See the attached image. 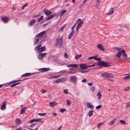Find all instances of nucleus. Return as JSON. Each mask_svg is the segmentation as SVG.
<instances>
[{
    "label": "nucleus",
    "instance_id": "a211bd4d",
    "mask_svg": "<svg viewBox=\"0 0 130 130\" xmlns=\"http://www.w3.org/2000/svg\"><path fill=\"white\" fill-rule=\"evenodd\" d=\"M68 67L77 68L78 65L76 64H70L67 66Z\"/></svg>",
    "mask_w": 130,
    "mask_h": 130
},
{
    "label": "nucleus",
    "instance_id": "4be33fe9",
    "mask_svg": "<svg viewBox=\"0 0 130 130\" xmlns=\"http://www.w3.org/2000/svg\"><path fill=\"white\" fill-rule=\"evenodd\" d=\"M109 73H108L105 72L103 73H102L101 74V76L104 77V76H106L107 77H108V75Z\"/></svg>",
    "mask_w": 130,
    "mask_h": 130
},
{
    "label": "nucleus",
    "instance_id": "6ab92c4d",
    "mask_svg": "<svg viewBox=\"0 0 130 130\" xmlns=\"http://www.w3.org/2000/svg\"><path fill=\"white\" fill-rule=\"evenodd\" d=\"M44 12L45 14L47 15H49L51 13V11H48V10L46 9L44 10Z\"/></svg>",
    "mask_w": 130,
    "mask_h": 130
},
{
    "label": "nucleus",
    "instance_id": "37998d69",
    "mask_svg": "<svg viewBox=\"0 0 130 130\" xmlns=\"http://www.w3.org/2000/svg\"><path fill=\"white\" fill-rule=\"evenodd\" d=\"M120 123H122L123 124H126V122L122 120H120Z\"/></svg>",
    "mask_w": 130,
    "mask_h": 130
},
{
    "label": "nucleus",
    "instance_id": "7c9ffc66",
    "mask_svg": "<svg viewBox=\"0 0 130 130\" xmlns=\"http://www.w3.org/2000/svg\"><path fill=\"white\" fill-rule=\"evenodd\" d=\"M116 118H115L111 121L109 122L108 123L109 124V125H112L115 122V121L116 120Z\"/></svg>",
    "mask_w": 130,
    "mask_h": 130
},
{
    "label": "nucleus",
    "instance_id": "423d86ee",
    "mask_svg": "<svg viewBox=\"0 0 130 130\" xmlns=\"http://www.w3.org/2000/svg\"><path fill=\"white\" fill-rule=\"evenodd\" d=\"M54 58H55V59L54 60L57 63H58L59 64L61 65H63L64 63L60 61V60L59 59H57V57L56 56H54Z\"/></svg>",
    "mask_w": 130,
    "mask_h": 130
},
{
    "label": "nucleus",
    "instance_id": "c756f323",
    "mask_svg": "<svg viewBox=\"0 0 130 130\" xmlns=\"http://www.w3.org/2000/svg\"><path fill=\"white\" fill-rule=\"evenodd\" d=\"M45 49V47L44 46L41 47L40 48V53L43 52Z\"/></svg>",
    "mask_w": 130,
    "mask_h": 130
},
{
    "label": "nucleus",
    "instance_id": "79ce46f5",
    "mask_svg": "<svg viewBox=\"0 0 130 130\" xmlns=\"http://www.w3.org/2000/svg\"><path fill=\"white\" fill-rule=\"evenodd\" d=\"M115 50H117V51H120V50H121L122 49V48H118L117 47H115L113 48Z\"/></svg>",
    "mask_w": 130,
    "mask_h": 130
},
{
    "label": "nucleus",
    "instance_id": "09e8293b",
    "mask_svg": "<svg viewBox=\"0 0 130 130\" xmlns=\"http://www.w3.org/2000/svg\"><path fill=\"white\" fill-rule=\"evenodd\" d=\"M130 106V101L128 102L126 104V107L127 108L129 107Z\"/></svg>",
    "mask_w": 130,
    "mask_h": 130
},
{
    "label": "nucleus",
    "instance_id": "cd10ccee",
    "mask_svg": "<svg viewBox=\"0 0 130 130\" xmlns=\"http://www.w3.org/2000/svg\"><path fill=\"white\" fill-rule=\"evenodd\" d=\"M97 95L98 96V100H100L102 96L101 94V92H99L97 94Z\"/></svg>",
    "mask_w": 130,
    "mask_h": 130
},
{
    "label": "nucleus",
    "instance_id": "49530a36",
    "mask_svg": "<svg viewBox=\"0 0 130 130\" xmlns=\"http://www.w3.org/2000/svg\"><path fill=\"white\" fill-rule=\"evenodd\" d=\"M66 72V70H62V71H59L58 73H60V74H61V73H65Z\"/></svg>",
    "mask_w": 130,
    "mask_h": 130
},
{
    "label": "nucleus",
    "instance_id": "6e6d98bb",
    "mask_svg": "<svg viewBox=\"0 0 130 130\" xmlns=\"http://www.w3.org/2000/svg\"><path fill=\"white\" fill-rule=\"evenodd\" d=\"M25 112V110H23L21 109V112L20 113V114H22L23 113H24Z\"/></svg>",
    "mask_w": 130,
    "mask_h": 130
},
{
    "label": "nucleus",
    "instance_id": "603ef678",
    "mask_svg": "<svg viewBox=\"0 0 130 130\" xmlns=\"http://www.w3.org/2000/svg\"><path fill=\"white\" fill-rule=\"evenodd\" d=\"M46 113H39L38 114V115L40 116H44L45 115Z\"/></svg>",
    "mask_w": 130,
    "mask_h": 130
},
{
    "label": "nucleus",
    "instance_id": "39448f33",
    "mask_svg": "<svg viewBox=\"0 0 130 130\" xmlns=\"http://www.w3.org/2000/svg\"><path fill=\"white\" fill-rule=\"evenodd\" d=\"M88 67V66L86 65L85 64L82 63L80 65V68L83 70H85Z\"/></svg>",
    "mask_w": 130,
    "mask_h": 130
},
{
    "label": "nucleus",
    "instance_id": "de8ad7c7",
    "mask_svg": "<svg viewBox=\"0 0 130 130\" xmlns=\"http://www.w3.org/2000/svg\"><path fill=\"white\" fill-rule=\"evenodd\" d=\"M57 14V13L56 12L52 14H51L50 15L52 18H54L56 15Z\"/></svg>",
    "mask_w": 130,
    "mask_h": 130
},
{
    "label": "nucleus",
    "instance_id": "f03ea898",
    "mask_svg": "<svg viewBox=\"0 0 130 130\" xmlns=\"http://www.w3.org/2000/svg\"><path fill=\"white\" fill-rule=\"evenodd\" d=\"M84 22L82 20L80 19H78L77 21V23H78L77 26L76 27L77 31L78 32V30L82 26V25L83 23Z\"/></svg>",
    "mask_w": 130,
    "mask_h": 130
},
{
    "label": "nucleus",
    "instance_id": "7ed1b4c3",
    "mask_svg": "<svg viewBox=\"0 0 130 130\" xmlns=\"http://www.w3.org/2000/svg\"><path fill=\"white\" fill-rule=\"evenodd\" d=\"M96 65L106 67H107L109 66L108 62H105L103 61H101L99 63V62H98V63L96 64Z\"/></svg>",
    "mask_w": 130,
    "mask_h": 130
},
{
    "label": "nucleus",
    "instance_id": "69168bd1",
    "mask_svg": "<svg viewBox=\"0 0 130 130\" xmlns=\"http://www.w3.org/2000/svg\"><path fill=\"white\" fill-rule=\"evenodd\" d=\"M129 89V87H127L126 88L124 89V90L125 91H128Z\"/></svg>",
    "mask_w": 130,
    "mask_h": 130
},
{
    "label": "nucleus",
    "instance_id": "338daca9",
    "mask_svg": "<svg viewBox=\"0 0 130 130\" xmlns=\"http://www.w3.org/2000/svg\"><path fill=\"white\" fill-rule=\"evenodd\" d=\"M95 60L96 61H99L100 62L101 61V59L99 58H96Z\"/></svg>",
    "mask_w": 130,
    "mask_h": 130
},
{
    "label": "nucleus",
    "instance_id": "bf43d9fd",
    "mask_svg": "<svg viewBox=\"0 0 130 130\" xmlns=\"http://www.w3.org/2000/svg\"><path fill=\"white\" fill-rule=\"evenodd\" d=\"M64 56L65 58H67L68 57V55L66 53H65L64 54Z\"/></svg>",
    "mask_w": 130,
    "mask_h": 130
},
{
    "label": "nucleus",
    "instance_id": "052dcab7",
    "mask_svg": "<svg viewBox=\"0 0 130 130\" xmlns=\"http://www.w3.org/2000/svg\"><path fill=\"white\" fill-rule=\"evenodd\" d=\"M95 63H94L92 65L88 66V67H94L95 66Z\"/></svg>",
    "mask_w": 130,
    "mask_h": 130
},
{
    "label": "nucleus",
    "instance_id": "4468645a",
    "mask_svg": "<svg viewBox=\"0 0 130 130\" xmlns=\"http://www.w3.org/2000/svg\"><path fill=\"white\" fill-rule=\"evenodd\" d=\"M34 74V73H26L25 74H24L23 75H22V77H25L26 76H29L31 75H33V74Z\"/></svg>",
    "mask_w": 130,
    "mask_h": 130
},
{
    "label": "nucleus",
    "instance_id": "5701e85b",
    "mask_svg": "<svg viewBox=\"0 0 130 130\" xmlns=\"http://www.w3.org/2000/svg\"><path fill=\"white\" fill-rule=\"evenodd\" d=\"M74 31L72 30L71 32L70 33L69 35V36L68 37V38L69 39H71L72 38V36L74 34Z\"/></svg>",
    "mask_w": 130,
    "mask_h": 130
},
{
    "label": "nucleus",
    "instance_id": "72a5a7b5",
    "mask_svg": "<svg viewBox=\"0 0 130 130\" xmlns=\"http://www.w3.org/2000/svg\"><path fill=\"white\" fill-rule=\"evenodd\" d=\"M61 76L60 75H53L51 76V77L53 78H57Z\"/></svg>",
    "mask_w": 130,
    "mask_h": 130
},
{
    "label": "nucleus",
    "instance_id": "bb28decb",
    "mask_svg": "<svg viewBox=\"0 0 130 130\" xmlns=\"http://www.w3.org/2000/svg\"><path fill=\"white\" fill-rule=\"evenodd\" d=\"M93 110H91L88 112V115L89 117H90L92 116L93 115Z\"/></svg>",
    "mask_w": 130,
    "mask_h": 130
},
{
    "label": "nucleus",
    "instance_id": "393cba45",
    "mask_svg": "<svg viewBox=\"0 0 130 130\" xmlns=\"http://www.w3.org/2000/svg\"><path fill=\"white\" fill-rule=\"evenodd\" d=\"M121 50H120V51H118V53L116 54L117 57L119 58L121 56Z\"/></svg>",
    "mask_w": 130,
    "mask_h": 130
},
{
    "label": "nucleus",
    "instance_id": "13d9d810",
    "mask_svg": "<svg viewBox=\"0 0 130 130\" xmlns=\"http://www.w3.org/2000/svg\"><path fill=\"white\" fill-rule=\"evenodd\" d=\"M43 16H42L38 20V21L39 22H40V21L42 20V19H43Z\"/></svg>",
    "mask_w": 130,
    "mask_h": 130
},
{
    "label": "nucleus",
    "instance_id": "9b49d317",
    "mask_svg": "<svg viewBox=\"0 0 130 130\" xmlns=\"http://www.w3.org/2000/svg\"><path fill=\"white\" fill-rule=\"evenodd\" d=\"M49 68H43L39 69L38 70L41 72H45L50 70Z\"/></svg>",
    "mask_w": 130,
    "mask_h": 130
},
{
    "label": "nucleus",
    "instance_id": "dca6fc26",
    "mask_svg": "<svg viewBox=\"0 0 130 130\" xmlns=\"http://www.w3.org/2000/svg\"><path fill=\"white\" fill-rule=\"evenodd\" d=\"M97 47L98 48L100 49V50L102 51H104V47L102 46L101 44H98Z\"/></svg>",
    "mask_w": 130,
    "mask_h": 130
},
{
    "label": "nucleus",
    "instance_id": "c03bdc74",
    "mask_svg": "<svg viewBox=\"0 0 130 130\" xmlns=\"http://www.w3.org/2000/svg\"><path fill=\"white\" fill-rule=\"evenodd\" d=\"M76 23H75L74 25L71 27V28L72 30L73 31H74V27H75V26H76Z\"/></svg>",
    "mask_w": 130,
    "mask_h": 130
},
{
    "label": "nucleus",
    "instance_id": "0e129e2a",
    "mask_svg": "<svg viewBox=\"0 0 130 130\" xmlns=\"http://www.w3.org/2000/svg\"><path fill=\"white\" fill-rule=\"evenodd\" d=\"M41 41H40L39 42V43L38 44V45H37V46L38 47H40L41 46Z\"/></svg>",
    "mask_w": 130,
    "mask_h": 130
},
{
    "label": "nucleus",
    "instance_id": "f3484780",
    "mask_svg": "<svg viewBox=\"0 0 130 130\" xmlns=\"http://www.w3.org/2000/svg\"><path fill=\"white\" fill-rule=\"evenodd\" d=\"M56 102H52L49 103L50 106L51 107H54L57 104Z\"/></svg>",
    "mask_w": 130,
    "mask_h": 130
},
{
    "label": "nucleus",
    "instance_id": "1a4fd4ad",
    "mask_svg": "<svg viewBox=\"0 0 130 130\" xmlns=\"http://www.w3.org/2000/svg\"><path fill=\"white\" fill-rule=\"evenodd\" d=\"M6 102L5 101H4L2 103L1 107V109L2 110H5L6 109Z\"/></svg>",
    "mask_w": 130,
    "mask_h": 130
},
{
    "label": "nucleus",
    "instance_id": "f8f14e48",
    "mask_svg": "<svg viewBox=\"0 0 130 130\" xmlns=\"http://www.w3.org/2000/svg\"><path fill=\"white\" fill-rule=\"evenodd\" d=\"M46 53H42L39 54L38 56V58L40 59H42L45 55H46Z\"/></svg>",
    "mask_w": 130,
    "mask_h": 130
},
{
    "label": "nucleus",
    "instance_id": "ddd939ff",
    "mask_svg": "<svg viewBox=\"0 0 130 130\" xmlns=\"http://www.w3.org/2000/svg\"><path fill=\"white\" fill-rule=\"evenodd\" d=\"M26 79H23V80H13V81H11L9 83V85H10L12 84H13L14 83H15L18 82L19 81L24 80Z\"/></svg>",
    "mask_w": 130,
    "mask_h": 130
},
{
    "label": "nucleus",
    "instance_id": "864d4df0",
    "mask_svg": "<svg viewBox=\"0 0 130 130\" xmlns=\"http://www.w3.org/2000/svg\"><path fill=\"white\" fill-rule=\"evenodd\" d=\"M64 92L65 94H67L68 93V91L67 89H66L64 90Z\"/></svg>",
    "mask_w": 130,
    "mask_h": 130
},
{
    "label": "nucleus",
    "instance_id": "0eeeda50",
    "mask_svg": "<svg viewBox=\"0 0 130 130\" xmlns=\"http://www.w3.org/2000/svg\"><path fill=\"white\" fill-rule=\"evenodd\" d=\"M45 31H44L42 32H41L40 33L37 34L36 36V38H38L39 37H41L43 36L44 34L45 33Z\"/></svg>",
    "mask_w": 130,
    "mask_h": 130
},
{
    "label": "nucleus",
    "instance_id": "b1692460",
    "mask_svg": "<svg viewBox=\"0 0 130 130\" xmlns=\"http://www.w3.org/2000/svg\"><path fill=\"white\" fill-rule=\"evenodd\" d=\"M113 8H111L109 10V12L107 13V14L108 15H110L113 13Z\"/></svg>",
    "mask_w": 130,
    "mask_h": 130
},
{
    "label": "nucleus",
    "instance_id": "58836bf2",
    "mask_svg": "<svg viewBox=\"0 0 130 130\" xmlns=\"http://www.w3.org/2000/svg\"><path fill=\"white\" fill-rule=\"evenodd\" d=\"M67 105L68 106H70L71 105V103L70 100H67Z\"/></svg>",
    "mask_w": 130,
    "mask_h": 130
},
{
    "label": "nucleus",
    "instance_id": "9d476101",
    "mask_svg": "<svg viewBox=\"0 0 130 130\" xmlns=\"http://www.w3.org/2000/svg\"><path fill=\"white\" fill-rule=\"evenodd\" d=\"M87 107L88 108H90L91 109H92L94 107V106L91 104L90 103L87 102Z\"/></svg>",
    "mask_w": 130,
    "mask_h": 130
},
{
    "label": "nucleus",
    "instance_id": "4c0bfd02",
    "mask_svg": "<svg viewBox=\"0 0 130 130\" xmlns=\"http://www.w3.org/2000/svg\"><path fill=\"white\" fill-rule=\"evenodd\" d=\"M82 56V54H80L79 55H77L75 57V58L76 59H78L80 57H81Z\"/></svg>",
    "mask_w": 130,
    "mask_h": 130
},
{
    "label": "nucleus",
    "instance_id": "8fccbe9b",
    "mask_svg": "<svg viewBox=\"0 0 130 130\" xmlns=\"http://www.w3.org/2000/svg\"><path fill=\"white\" fill-rule=\"evenodd\" d=\"M102 107L101 105H100L96 106V108L98 109H100Z\"/></svg>",
    "mask_w": 130,
    "mask_h": 130
},
{
    "label": "nucleus",
    "instance_id": "f257e3e1",
    "mask_svg": "<svg viewBox=\"0 0 130 130\" xmlns=\"http://www.w3.org/2000/svg\"><path fill=\"white\" fill-rule=\"evenodd\" d=\"M56 45H57L59 48H61L63 43V38H57L56 40Z\"/></svg>",
    "mask_w": 130,
    "mask_h": 130
},
{
    "label": "nucleus",
    "instance_id": "f704fd0d",
    "mask_svg": "<svg viewBox=\"0 0 130 130\" xmlns=\"http://www.w3.org/2000/svg\"><path fill=\"white\" fill-rule=\"evenodd\" d=\"M20 82H19L17 83H15L14 84H13L11 85L10 86V87H12L15 86L17 85L20 84Z\"/></svg>",
    "mask_w": 130,
    "mask_h": 130
},
{
    "label": "nucleus",
    "instance_id": "20e7f679",
    "mask_svg": "<svg viewBox=\"0 0 130 130\" xmlns=\"http://www.w3.org/2000/svg\"><path fill=\"white\" fill-rule=\"evenodd\" d=\"M77 79V77L76 76H72L70 78V81L71 82L75 83Z\"/></svg>",
    "mask_w": 130,
    "mask_h": 130
},
{
    "label": "nucleus",
    "instance_id": "3c124183",
    "mask_svg": "<svg viewBox=\"0 0 130 130\" xmlns=\"http://www.w3.org/2000/svg\"><path fill=\"white\" fill-rule=\"evenodd\" d=\"M66 24H64L60 29V31H62L63 30L64 28L66 26Z\"/></svg>",
    "mask_w": 130,
    "mask_h": 130
},
{
    "label": "nucleus",
    "instance_id": "e433bc0d",
    "mask_svg": "<svg viewBox=\"0 0 130 130\" xmlns=\"http://www.w3.org/2000/svg\"><path fill=\"white\" fill-rule=\"evenodd\" d=\"M21 121V120L19 119H17L15 120L16 123L18 124H19L20 122Z\"/></svg>",
    "mask_w": 130,
    "mask_h": 130
},
{
    "label": "nucleus",
    "instance_id": "680f3d73",
    "mask_svg": "<svg viewBox=\"0 0 130 130\" xmlns=\"http://www.w3.org/2000/svg\"><path fill=\"white\" fill-rule=\"evenodd\" d=\"M36 122L35 121V119H33L30 120L29 121V122L30 123H32V122Z\"/></svg>",
    "mask_w": 130,
    "mask_h": 130
},
{
    "label": "nucleus",
    "instance_id": "e2e57ef3",
    "mask_svg": "<svg viewBox=\"0 0 130 130\" xmlns=\"http://www.w3.org/2000/svg\"><path fill=\"white\" fill-rule=\"evenodd\" d=\"M41 91L42 93H44L46 92V90L43 89H42Z\"/></svg>",
    "mask_w": 130,
    "mask_h": 130
},
{
    "label": "nucleus",
    "instance_id": "4d7b16f0",
    "mask_svg": "<svg viewBox=\"0 0 130 130\" xmlns=\"http://www.w3.org/2000/svg\"><path fill=\"white\" fill-rule=\"evenodd\" d=\"M94 89H95L93 87H91L90 88V90L91 91H92V92H93L94 91Z\"/></svg>",
    "mask_w": 130,
    "mask_h": 130
},
{
    "label": "nucleus",
    "instance_id": "aec40b11",
    "mask_svg": "<svg viewBox=\"0 0 130 130\" xmlns=\"http://www.w3.org/2000/svg\"><path fill=\"white\" fill-rule=\"evenodd\" d=\"M60 78L61 82H63L67 80L68 77L67 76H64L61 77Z\"/></svg>",
    "mask_w": 130,
    "mask_h": 130
},
{
    "label": "nucleus",
    "instance_id": "2f4dec72",
    "mask_svg": "<svg viewBox=\"0 0 130 130\" xmlns=\"http://www.w3.org/2000/svg\"><path fill=\"white\" fill-rule=\"evenodd\" d=\"M124 79H130V74L126 76L125 77H123V78Z\"/></svg>",
    "mask_w": 130,
    "mask_h": 130
},
{
    "label": "nucleus",
    "instance_id": "c85d7f7f",
    "mask_svg": "<svg viewBox=\"0 0 130 130\" xmlns=\"http://www.w3.org/2000/svg\"><path fill=\"white\" fill-rule=\"evenodd\" d=\"M66 12V10H62L60 14V17H61Z\"/></svg>",
    "mask_w": 130,
    "mask_h": 130
},
{
    "label": "nucleus",
    "instance_id": "a18cd8bd",
    "mask_svg": "<svg viewBox=\"0 0 130 130\" xmlns=\"http://www.w3.org/2000/svg\"><path fill=\"white\" fill-rule=\"evenodd\" d=\"M66 110V109L64 108H61L60 110V111L62 113L63 112Z\"/></svg>",
    "mask_w": 130,
    "mask_h": 130
},
{
    "label": "nucleus",
    "instance_id": "ea45409f",
    "mask_svg": "<svg viewBox=\"0 0 130 130\" xmlns=\"http://www.w3.org/2000/svg\"><path fill=\"white\" fill-rule=\"evenodd\" d=\"M35 119V121H39L41 122H43V121L41 119V118L36 119Z\"/></svg>",
    "mask_w": 130,
    "mask_h": 130
},
{
    "label": "nucleus",
    "instance_id": "6e6552de",
    "mask_svg": "<svg viewBox=\"0 0 130 130\" xmlns=\"http://www.w3.org/2000/svg\"><path fill=\"white\" fill-rule=\"evenodd\" d=\"M1 19H2V21L4 23H7L9 20V18L6 17H3Z\"/></svg>",
    "mask_w": 130,
    "mask_h": 130
},
{
    "label": "nucleus",
    "instance_id": "774afa93",
    "mask_svg": "<svg viewBox=\"0 0 130 130\" xmlns=\"http://www.w3.org/2000/svg\"><path fill=\"white\" fill-rule=\"evenodd\" d=\"M52 18L51 17V16L50 15L46 19L47 20H48L50 19H52Z\"/></svg>",
    "mask_w": 130,
    "mask_h": 130
},
{
    "label": "nucleus",
    "instance_id": "a19ab883",
    "mask_svg": "<svg viewBox=\"0 0 130 130\" xmlns=\"http://www.w3.org/2000/svg\"><path fill=\"white\" fill-rule=\"evenodd\" d=\"M55 82L56 83H60L61 82L60 78L56 80Z\"/></svg>",
    "mask_w": 130,
    "mask_h": 130
},
{
    "label": "nucleus",
    "instance_id": "412c9836",
    "mask_svg": "<svg viewBox=\"0 0 130 130\" xmlns=\"http://www.w3.org/2000/svg\"><path fill=\"white\" fill-rule=\"evenodd\" d=\"M121 50V54L122 53H123V54L122 55V56L123 57H124L125 58H126L127 57V55L126 53H125L124 50H123L122 48V49Z\"/></svg>",
    "mask_w": 130,
    "mask_h": 130
},
{
    "label": "nucleus",
    "instance_id": "a878e982",
    "mask_svg": "<svg viewBox=\"0 0 130 130\" xmlns=\"http://www.w3.org/2000/svg\"><path fill=\"white\" fill-rule=\"evenodd\" d=\"M35 51H37V52L39 54L40 53V48L39 47H38L37 46L36 47H35Z\"/></svg>",
    "mask_w": 130,
    "mask_h": 130
},
{
    "label": "nucleus",
    "instance_id": "473e14b6",
    "mask_svg": "<svg viewBox=\"0 0 130 130\" xmlns=\"http://www.w3.org/2000/svg\"><path fill=\"white\" fill-rule=\"evenodd\" d=\"M39 38L36 39L34 41V45H36L39 41Z\"/></svg>",
    "mask_w": 130,
    "mask_h": 130
},
{
    "label": "nucleus",
    "instance_id": "2eb2a0df",
    "mask_svg": "<svg viewBox=\"0 0 130 130\" xmlns=\"http://www.w3.org/2000/svg\"><path fill=\"white\" fill-rule=\"evenodd\" d=\"M36 21L35 19H32L28 23V25L30 26L33 25L35 23Z\"/></svg>",
    "mask_w": 130,
    "mask_h": 130
},
{
    "label": "nucleus",
    "instance_id": "5fc2aeb1",
    "mask_svg": "<svg viewBox=\"0 0 130 130\" xmlns=\"http://www.w3.org/2000/svg\"><path fill=\"white\" fill-rule=\"evenodd\" d=\"M108 75V77H111V78H113L114 77L110 73H109V74Z\"/></svg>",
    "mask_w": 130,
    "mask_h": 130
},
{
    "label": "nucleus",
    "instance_id": "c9c22d12",
    "mask_svg": "<svg viewBox=\"0 0 130 130\" xmlns=\"http://www.w3.org/2000/svg\"><path fill=\"white\" fill-rule=\"evenodd\" d=\"M104 123L103 122H100L97 125V127L98 128H99L101 126L103 125Z\"/></svg>",
    "mask_w": 130,
    "mask_h": 130
}]
</instances>
